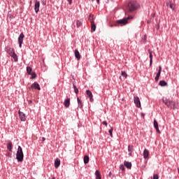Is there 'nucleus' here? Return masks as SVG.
Returning <instances> with one entry per match:
<instances>
[{
    "mask_svg": "<svg viewBox=\"0 0 179 179\" xmlns=\"http://www.w3.org/2000/svg\"><path fill=\"white\" fill-rule=\"evenodd\" d=\"M139 3L135 0L130 1L127 6V10H125V15L126 16H131V13H134L135 10L139 9L140 8Z\"/></svg>",
    "mask_w": 179,
    "mask_h": 179,
    "instance_id": "1",
    "label": "nucleus"
},
{
    "mask_svg": "<svg viewBox=\"0 0 179 179\" xmlns=\"http://www.w3.org/2000/svg\"><path fill=\"white\" fill-rule=\"evenodd\" d=\"M127 17L125 18H123L122 20H119L116 22V24L110 26V27H117V24H128V20H131V19H134V17L132 15H126Z\"/></svg>",
    "mask_w": 179,
    "mask_h": 179,
    "instance_id": "2",
    "label": "nucleus"
},
{
    "mask_svg": "<svg viewBox=\"0 0 179 179\" xmlns=\"http://www.w3.org/2000/svg\"><path fill=\"white\" fill-rule=\"evenodd\" d=\"M163 103H165V106L168 107V108H171V110H176V101L171 99H163Z\"/></svg>",
    "mask_w": 179,
    "mask_h": 179,
    "instance_id": "3",
    "label": "nucleus"
},
{
    "mask_svg": "<svg viewBox=\"0 0 179 179\" xmlns=\"http://www.w3.org/2000/svg\"><path fill=\"white\" fill-rule=\"evenodd\" d=\"M24 155H23V150L20 145L18 146L17 154H16V159L17 162L22 163L23 162V159Z\"/></svg>",
    "mask_w": 179,
    "mask_h": 179,
    "instance_id": "4",
    "label": "nucleus"
},
{
    "mask_svg": "<svg viewBox=\"0 0 179 179\" xmlns=\"http://www.w3.org/2000/svg\"><path fill=\"white\" fill-rule=\"evenodd\" d=\"M90 17H92V15H90L89 20L91 22V31L92 33H94V31H96V24H94L93 18Z\"/></svg>",
    "mask_w": 179,
    "mask_h": 179,
    "instance_id": "5",
    "label": "nucleus"
},
{
    "mask_svg": "<svg viewBox=\"0 0 179 179\" xmlns=\"http://www.w3.org/2000/svg\"><path fill=\"white\" fill-rule=\"evenodd\" d=\"M24 38V34L22 32L18 37V44L20 48H22V44H23V40Z\"/></svg>",
    "mask_w": 179,
    "mask_h": 179,
    "instance_id": "6",
    "label": "nucleus"
},
{
    "mask_svg": "<svg viewBox=\"0 0 179 179\" xmlns=\"http://www.w3.org/2000/svg\"><path fill=\"white\" fill-rule=\"evenodd\" d=\"M134 104H136V107H137V108H141V99H139L138 96L134 97Z\"/></svg>",
    "mask_w": 179,
    "mask_h": 179,
    "instance_id": "7",
    "label": "nucleus"
},
{
    "mask_svg": "<svg viewBox=\"0 0 179 179\" xmlns=\"http://www.w3.org/2000/svg\"><path fill=\"white\" fill-rule=\"evenodd\" d=\"M29 89H35V90H41V87H40V84L37 82H34L31 85Z\"/></svg>",
    "mask_w": 179,
    "mask_h": 179,
    "instance_id": "8",
    "label": "nucleus"
},
{
    "mask_svg": "<svg viewBox=\"0 0 179 179\" xmlns=\"http://www.w3.org/2000/svg\"><path fill=\"white\" fill-rule=\"evenodd\" d=\"M34 10L36 13H38V12H40V1L37 0L35 1Z\"/></svg>",
    "mask_w": 179,
    "mask_h": 179,
    "instance_id": "9",
    "label": "nucleus"
},
{
    "mask_svg": "<svg viewBox=\"0 0 179 179\" xmlns=\"http://www.w3.org/2000/svg\"><path fill=\"white\" fill-rule=\"evenodd\" d=\"M18 114H19L20 120L21 121H26V115L24 114V113L19 110Z\"/></svg>",
    "mask_w": 179,
    "mask_h": 179,
    "instance_id": "10",
    "label": "nucleus"
},
{
    "mask_svg": "<svg viewBox=\"0 0 179 179\" xmlns=\"http://www.w3.org/2000/svg\"><path fill=\"white\" fill-rule=\"evenodd\" d=\"M5 51L9 55H10L11 54H13V52H15V48H12L9 46L6 47L5 48Z\"/></svg>",
    "mask_w": 179,
    "mask_h": 179,
    "instance_id": "11",
    "label": "nucleus"
},
{
    "mask_svg": "<svg viewBox=\"0 0 179 179\" xmlns=\"http://www.w3.org/2000/svg\"><path fill=\"white\" fill-rule=\"evenodd\" d=\"M148 52L150 55V66H152L153 64V55L152 54V50H150V49L148 50Z\"/></svg>",
    "mask_w": 179,
    "mask_h": 179,
    "instance_id": "12",
    "label": "nucleus"
},
{
    "mask_svg": "<svg viewBox=\"0 0 179 179\" xmlns=\"http://www.w3.org/2000/svg\"><path fill=\"white\" fill-rule=\"evenodd\" d=\"M87 95L88 96L89 99H90V101H91V103H93V94L92 93V92L89 90H87L86 91Z\"/></svg>",
    "mask_w": 179,
    "mask_h": 179,
    "instance_id": "13",
    "label": "nucleus"
},
{
    "mask_svg": "<svg viewBox=\"0 0 179 179\" xmlns=\"http://www.w3.org/2000/svg\"><path fill=\"white\" fill-rule=\"evenodd\" d=\"M154 128L156 129L157 134H162V132L159 129V123H157V121L156 120H154Z\"/></svg>",
    "mask_w": 179,
    "mask_h": 179,
    "instance_id": "14",
    "label": "nucleus"
},
{
    "mask_svg": "<svg viewBox=\"0 0 179 179\" xmlns=\"http://www.w3.org/2000/svg\"><path fill=\"white\" fill-rule=\"evenodd\" d=\"M124 166H125V167H127V169H128L129 170H131V169H132V163L128 161L124 162Z\"/></svg>",
    "mask_w": 179,
    "mask_h": 179,
    "instance_id": "15",
    "label": "nucleus"
},
{
    "mask_svg": "<svg viewBox=\"0 0 179 179\" xmlns=\"http://www.w3.org/2000/svg\"><path fill=\"white\" fill-rule=\"evenodd\" d=\"M10 57H11V58L14 59V62H17V61H19V59L17 58V55H16L15 52H13V53L10 55Z\"/></svg>",
    "mask_w": 179,
    "mask_h": 179,
    "instance_id": "16",
    "label": "nucleus"
},
{
    "mask_svg": "<svg viewBox=\"0 0 179 179\" xmlns=\"http://www.w3.org/2000/svg\"><path fill=\"white\" fill-rule=\"evenodd\" d=\"M64 107H66V108H68V107L71 106V99L69 98L66 99L64 102Z\"/></svg>",
    "mask_w": 179,
    "mask_h": 179,
    "instance_id": "17",
    "label": "nucleus"
},
{
    "mask_svg": "<svg viewBox=\"0 0 179 179\" xmlns=\"http://www.w3.org/2000/svg\"><path fill=\"white\" fill-rule=\"evenodd\" d=\"M61 166V159L59 158H57L55 161V169H58Z\"/></svg>",
    "mask_w": 179,
    "mask_h": 179,
    "instance_id": "18",
    "label": "nucleus"
},
{
    "mask_svg": "<svg viewBox=\"0 0 179 179\" xmlns=\"http://www.w3.org/2000/svg\"><path fill=\"white\" fill-rule=\"evenodd\" d=\"M128 152L129 156H132V153L134 152V145H128Z\"/></svg>",
    "mask_w": 179,
    "mask_h": 179,
    "instance_id": "19",
    "label": "nucleus"
},
{
    "mask_svg": "<svg viewBox=\"0 0 179 179\" xmlns=\"http://www.w3.org/2000/svg\"><path fill=\"white\" fill-rule=\"evenodd\" d=\"M144 159H148L149 157V150L148 149H145L143 154Z\"/></svg>",
    "mask_w": 179,
    "mask_h": 179,
    "instance_id": "20",
    "label": "nucleus"
},
{
    "mask_svg": "<svg viewBox=\"0 0 179 179\" xmlns=\"http://www.w3.org/2000/svg\"><path fill=\"white\" fill-rule=\"evenodd\" d=\"M74 55L76 58V59H80V53L79 52V50H75Z\"/></svg>",
    "mask_w": 179,
    "mask_h": 179,
    "instance_id": "21",
    "label": "nucleus"
},
{
    "mask_svg": "<svg viewBox=\"0 0 179 179\" xmlns=\"http://www.w3.org/2000/svg\"><path fill=\"white\" fill-rule=\"evenodd\" d=\"M12 148H13V144L12 143V141H9L7 143V149H8V150H9L10 152H12Z\"/></svg>",
    "mask_w": 179,
    "mask_h": 179,
    "instance_id": "22",
    "label": "nucleus"
},
{
    "mask_svg": "<svg viewBox=\"0 0 179 179\" xmlns=\"http://www.w3.org/2000/svg\"><path fill=\"white\" fill-rule=\"evenodd\" d=\"M95 176L96 179H101V173H100V171H99V170H96L95 171Z\"/></svg>",
    "mask_w": 179,
    "mask_h": 179,
    "instance_id": "23",
    "label": "nucleus"
},
{
    "mask_svg": "<svg viewBox=\"0 0 179 179\" xmlns=\"http://www.w3.org/2000/svg\"><path fill=\"white\" fill-rule=\"evenodd\" d=\"M159 85L163 87L164 86H167V83L164 80H160Z\"/></svg>",
    "mask_w": 179,
    "mask_h": 179,
    "instance_id": "24",
    "label": "nucleus"
},
{
    "mask_svg": "<svg viewBox=\"0 0 179 179\" xmlns=\"http://www.w3.org/2000/svg\"><path fill=\"white\" fill-rule=\"evenodd\" d=\"M83 160H84L85 164H87V163H89V160H90L89 156L85 155Z\"/></svg>",
    "mask_w": 179,
    "mask_h": 179,
    "instance_id": "25",
    "label": "nucleus"
},
{
    "mask_svg": "<svg viewBox=\"0 0 179 179\" xmlns=\"http://www.w3.org/2000/svg\"><path fill=\"white\" fill-rule=\"evenodd\" d=\"M33 72V69H31V67L30 66H27V73H28V75L31 74V73Z\"/></svg>",
    "mask_w": 179,
    "mask_h": 179,
    "instance_id": "26",
    "label": "nucleus"
},
{
    "mask_svg": "<svg viewBox=\"0 0 179 179\" xmlns=\"http://www.w3.org/2000/svg\"><path fill=\"white\" fill-rule=\"evenodd\" d=\"M77 101L79 108H83V106L82 105V101H80V99L77 98Z\"/></svg>",
    "mask_w": 179,
    "mask_h": 179,
    "instance_id": "27",
    "label": "nucleus"
},
{
    "mask_svg": "<svg viewBox=\"0 0 179 179\" xmlns=\"http://www.w3.org/2000/svg\"><path fill=\"white\" fill-rule=\"evenodd\" d=\"M121 76H123L124 79H127V78H128V74H127V72H125L124 71H121Z\"/></svg>",
    "mask_w": 179,
    "mask_h": 179,
    "instance_id": "28",
    "label": "nucleus"
},
{
    "mask_svg": "<svg viewBox=\"0 0 179 179\" xmlns=\"http://www.w3.org/2000/svg\"><path fill=\"white\" fill-rule=\"evenodd\" d=\"M73 87L76 94H79V90L78 89L76 85L75 84H73Z\"/></svg>",
    "mask_w": 179,
    "mask_h": 179,
    "instance_id": "29",
    "label": "nucleus"
},
{
    "mask_svg": "<svg viewBox=\"0 0 179 179\" xmlns=\"http://www.w3.org/2000/svg\"><path fill=\"white\" fill-rule=\"evenodd\" d=\"M29 75H31V79H36L37 78V75L36 74V72H32L31 73V74H29Z\"/></svg>",
    "mask_w": 179,
    "mask_h": 179,
    "instance_id": "30",
    "label": "nucleus"
},
{
    "mask_svg": "<svg viewBox=\"0 0 179 179\" xmlns=\"http://www.w3.org/2000/svg\"><path fill=\"white\" fill-rule=\"evenodd\" d=\"M113 131H114V129L113 127H110V129L108 131L110 138H113Z\"/></svg>",
    "mask_w": 179,
    "mask_h": 179,
    "instance_id": "31",
    "label": "nucleus"
},
{
    "mask_svg": "<svg viewBox=\"0 0 179 179\" xmlns=\"http://www.w3.org/2000/svg\"><path fill=\"white\" fill-rule=\"evenodd\" d=\"M76 26L77 27H79L80 26H82V22H80V20H77L76 21Z\"/></svg>",
    "mask_w": 179,
    "mask_h": 179,
    "instance_id": "32",
    "label": "nucleus"
},
{
    "mask_svg": "<svg viewBox=\"0 0 179 179\" xmlns=\"http://www.w3.org/2000/svg\"><path fill=\"white\" fill-rule=\"evenodd\" d=\"M120 170H122V171H125V166H124V164L120 165Z\"/></svg>",
    "mask_w": 179,
    "mask_h": 179,
    "instance_id": "33",
    "label": "nucleus"
},
{
    "mask_svg": "<svg viewBox=\"0 0 179 179\" xmlns=\"http://www.w3.org/2000/svg\"><path fill=\"white\" fill-rule=\"evenodd\" d=\"M169 8L172 9V10H176V8L173 6V3H171L169 4Z\"/></svg>",
    "mask_w": 179,
    "mask_h": 179,
    "instance_id": "34",
    "label": "nucleus"
},
{
    "mask_svg": "<svg viewBox=\"0 0 179 179\" xmlns=\"http://www.w3.org/2000/svg\"><path fill=\"white\" fill-rule=\"evenodd\" d=\"M103 125H105L106 127H107V125H108V123H107V121H103L102 122Z\"/></svg>",
    "mask_w": 179,
    "mask_h": 179,
    "instance_id": "35",
    "label": "nucleus"
},
{
    "mask_svg": "<svg viewBox=\"0 0 179 179\" xmlns=\"http://www.w3.org/2000/svg\"><path fill=\"white\" fill-rule=\"evenodd\" d=\"M161 73H160V72L158 71V72L157 73V74H156V76H157V78H160Z\"/></svg>",
    "mask_w": 179,
    "mask_h": 179,
    "instance_id": "36",
    "label": "nucleus"
},
{
    "mask_svg": "<svg viewBox=\"0 0 179 179\" xmlns=\"http://www.w3.org/2000/svg\"><path fill=\"white\" fill-rule=\"evenodd\" d=\"M158 72L162 73V66H159Z\"/></svg>",
    "mask_w": 179,
    "mask_h": 179,
    "instance_id": "37",
    "label": "nucleus"
},
{
    "mask_svg": "<svg viewBox=\"0 0 179 179\" xmlns=\"http://www.w3.org/2000/svg\"><path fill=\"white\" fill-rule=\"evenodd\" d=\"M8 157H12V154L10 152L7 153Z\"/></svg>",
    "mask_w": 179,
    "mask_h": 179,
    "instance_id": "38",
    "label": "nucleus"
},
{
    "mask_svg": "<svg viewBox=\"0 0 179 179\" xmlns=\"http://www.w3.org/2000/svg\"><path fill=\"white\" fill-rule=\"evenodd\" d=\"M67 2H69V5H72V0H67Z\"/></svg>",
    "mask_w": 179,
    "mask_h": 179,
    "instance_id": "39",
    "label": "nucleus"
},
{
    "mask_svg": "<svg viewBox=\"0 0 179 179\" xmlns=\"http://www.w3.org/2000/svg\"><path fill=\"white\" fill-rule=\"evenodd\" d=\"M159 77L155 76V82H159Z\"/></svg>",
    "mask_w": 179,
    "mask_h": 179,
    "instance_id": "40",
    "label": "nucleus"
},
{
    "mask_svg": "<svg viewBox=\"0 0 179 179\" xmlns=\"http://www.w3.org/2000/svg\"><path fill=\"white\" fill-rule=\"evenodd\" d=\"M112 176H113V173L109 172V173H108V177H111Z\"/></svg>",
    "mask_w": 179,
    "mask_h": 179,
    "instance_id": "41",
    "label": "nucleus"
},
{
    "mask_svg": "<svg viewBox=\"0 0 179 179\" xmlns=\"http://www.w3.org/2000/svg\"><path fill=\"white\" fill-rule=\"evenodd\" d=\"M147 23H148V24H150V23H152V21L148 20V21H147Z\"/></svg>",
    "mask_w": 179,
    "mask_h": 179,
    "instance_id": "42",
    "label": "nucleus"
},
{
    "mask_svg": "<svg viewBox=\"0 0 179 179\" xmlns=\"http://www.w3.org/2000/svg\"><path fill=\"white\" fill-rule=\"evenodd\" d=\"M141 117H143V118H145V113H141Z\"/></svg>",
    "mask_w": 179,
    "mask_h": 179,
    "instance_id": "43",
    "label": "nucleus"
},
{
    "mask_svg": "<svg viewBox=\"0 0 179 179\" xmlns=\"http://www.w3.org/2000/svg\"><path fill=\"white\" fill-rule=\"evenodd\" d=\"M42 141H43V142H44V141H45V137H43Z\"/></svg>",
    "mask_w": 179,
    "mask_h": 179,
    "instance_id": "44",
    "label": "nucleus"
},
{
    "mask_svg": "<svg viewBox=\"0 0 179 179\" xmlns=\"http://www.w3.org/2000/svg\"><path fill=\"white\" fill-rule=\"evenodd\" d=\"M42 3H43V6H45V5H46V3H45V1H42Z\"/></svg>",
    "mask_w": 179,
    "mask_h": 179,
    "instance_id": "45",
    "label": "nucleus"
},
{
    "mask_svg": "<svg viewBox=\"0 0 179 179\" xmlns=\"http://www.w3.org/2000/svg\"><path fill=\"white\" fill-rule=\"evenodd\" d=\"M97 3H100V0H96Z\"/></svg>",
    "mask_w": 179,
    "mask_h": 179,
    "instance_id": "46",
    "label": "nucleus"
},
{
    "mask_svg": "<svg viewBox=\"0 0 179 179\" xmlns=\"http://www.w3.org/2000/svg\"><path fill=\"white\" fill-rule=\"evenodd\" d=\"M144 38L146 39V36H144Z\"/></svg>",
    "mask_w": 179,
    "mask_h": 179,
    "instance_id": "47",
    "label": "nucleus"
},
{
    "mask_svg": "<svg viewBox=\"0 0 179 179\" xmlns=\"http://www.w3.org/2000/svg\"><path fill=\"white\" fill-rule=\"evenodd\" d=\"M29 103H31V101H30Z\"/></svg>",
    "mask_w": 179,
    "mask_h": 179,
    "instance_id": "48",
    "label": "nucleus"
},
{
    "mask_svg": "<svg viewBox=\"0 0 179 179\" xmlns=\"http://www.w3.org/2000/svg\"><path fill=\"white\" fill-rule=\"evenodd\" d=\"M29 103H31V101H30Z\"/></svg>",
    "mask_w": 179,
    "mask_h": 179,
    "instance_id": "49",
    "label": "nucleus"
}]
</instances>
